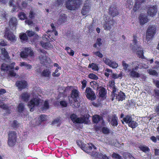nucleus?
I'll return each instance as SVG.
<instances>
[{"mask_svg": "<svg viewBox=\"0 0 159 159\" xmlns=\"http://www.w3.org/2000/svg\"><path fill=\"white\" fill-rule=\"evenodd\" d=\"M89 115H84L83 117H77V116L72 114L70 115V119L74 123L88 124L89 118Z\"/></svg>", "mask_w": 159, "mask_h": 159, "instance_id": "f257e3e1", "label": "nucleus"}, {"mask_svg": "<svg viewBox=\"0 0 159 159\" xmlns=\"http://www.w3.org/2000/svg\"><path fill=\"white\" fill-rule=\"evenodd\" d=\"M81 2V0H68L66 2V6L68 10L78 9Z\"/></svg>", "mask_w": 159, "mask_h": 159, "instance_id": "f03ea898", "label": "nucleus"}, {"mask_svg": "<svg viewBox=\"0 0 159 159\" xmlns=\"http://www.w3.org/2000/svg\"><path fill=\"white\" fill-rule=\"evenodd\" d=\"M8 135V144L10 147L13 146L16 144L17 141L16 133L14 131H10Z\"/></svg>", "mask_w": 159, "mask_h": 159, "instance_id": "7ed1b4c3", "label": "nucleus"}, {"mask_svg": "<svg viewBox=\"0 0 159 159\" xmlns=\"http://www.w3.org/2000/svg\"><path fill=\"white\" fill-rule=\"evenodd\" d=\"M156 28L154 25H150L146 33V39L149 41L153 37L156 33Z\"/></svg>", "mask_w": 159, "mask_h": 159, "instance_id": "20e7f679", "label": "nucleus"}, {"mask_svg": "<svg viewBox=\"0 0 159 159\" xmlns=\"http://www.w3.org/2000/svg\"><path fill=\"white\" fill-rule=\"evenodd\" d=\"M116 24L115 20L112 18H109L108 16L106 17L105 23L103 25L104 29L106 30H110L114 27V25Z\"/></svg>", "mask_w": 159, "mask_h": 159, "instance_id": "39448f33", "label": "nucleus"}, {"mask_svg": "<svg viewBox=\"0 0 159 159\" xmlns=\"http://www.w3.org/2000/svg\"><path fill=\"white\" fill-rule=\"evenodd\" d=\"M40 99L39 98H34L31 99L28 104L30 111H33L34 109L35 106H38L40 103Z\"/></svg>", "mask_w": 159, "mask_h": 159, "instance_id": "423d86ee", "label": "nucleus"}, {"mask_svg": "<svg viewBox=\"0 0 159 159\" xmlns=\"http://www.w3.org/2000/svg\"><path fill=\"white\" fill-rule=\"evenodd\" d=\"M34 52L30 48H25L24 50L21 51L20 53V56L22 58H26L28 56L31 57L34 56Z\"/></svg>", "mask_w": 159, "mask_h": 159, "instance_id": "0eeeda50", "label": "nucleus"}, {"mask_svg": "<svg viewBox=\"0 0 159 159\" xmlns=\"http://www.w3.org/2000/svg\"><path fill=\"white\" fill-rule=\"evenodd\" d=\"M139 22L140 25H143L148 22L150 19L147 13H141L139 16Z\"/></svg>", "mask_w": 159, "mask_h": 159, "instance_id": "6e6552de", "label": "nucleus"}, {"mask_svg": "<svg viewBox=\"0 0 159 159\" xmlns=\"http://www.w3.org/2000/svg\"><path fill=\"white\" fill-rule=\"evenodd\" d=\"M87 98L91 100L95 99L96 97L94 92L89 87H87L85 92Z\"/></svg>", "mask_w": 159, "mask_h": 159, "instance_id": "1a4fd4ad", "label": "nucleus"}, {"mask_svg": "<svg viewBox=\"0 0 159 159\" xmlns=\"http://www.w3.org/2000/svg\"><path fill=\"white\" fill-rule=\"evenodd\" d=\"M15 85L18 88V90L20 91L28 87L27 82L25 80L17 81L15 83Z\"/></svg>", "mask_w": 159, "mask_h": 159, "instance_id": "9d476101", "label": "nucleus"}, {"mask_svg": "<svg viewBox=\"0 0 159 159\" xmlns=\"http://www.w3.org/2000/svg\"><path fill=\"white\" fill-rule=\"evenodd\" d=\"M5 36L7 37L9 40L12 42H15L16 40L15 36L14 35L12 32L7 29L5 31Z\"/></svg>", "mask_w": 159, "mask_h": 159, "instance_id": "9b49d317", "label": "nucleus"}, {"mask_svg": "<svg viewBox=\"0 0 159 159\" xmlns=\"http://www.w3.org/2000/svg\"><path fill=\"white\" fill-rule=\"evenodd\" d=\"M133 64L135 66L134 69L133 68L132 71L131 72V75L133 77H139L140 76V75L137 72L134 71V70H136L138 68L139 66V64H138V62L137 61L134 62L133 63Z\"/></svg>", "mask_w": 159, "mask_h": 159, "instance_id": "f8f14e48", "label": "nucleus"}, {"mask_svg": "<svg viewBox=\"0 0 159 159\" xmlns=\"http://www.w3.org/2000/svg\"><path fill=\"white\" fill-rule=\"evenodd\" d=\"M109 86L110 88L112 89V91L111 93L112 100H114L115 96V92L116 91V88L115 86V83L114 81H110L109 82Z\"/></svg>", "mask_w": 159, "mask_h": 159, "instance_id": "ddd939ff", "label": "nucleus"}, {"mask_svg": "<svg viewBox=\"0 0 159 159\" xmlns=\"http://www.w3.org/2000/svg\"><path fill=\"white\" fill-rule=\"evenodd\" d=\"M139 40V38L137 37L136 35H134L133 36V41L134 46H133L132 47V50H135L137 48H140Z\"/></svg>", "mask_w": 159, "mask_h": 159, "instance_id": "4468645a", "label": "nucleus"}, {"mask_svg": "<svg viewBox=\"0 0 159 159\" xmlns=\"http://www.w3.org/2000/svg\"><path fill=\"white\" fill-rule=\"evenodd\" d=\"M67 16L65 14L61 13L60 15L57 20L58 25H61L67 21Z\"/></svg>", "mask_w": 159, "mask_h": 159, "instance_id": "2eb2a0df", "label": "nucleus"}, {"mask_svg": "<svg viewBox=\"0 0 159 159\" xmlns=\"http://www.w3.org/2000/svg\"><path fill=\"white\" fill-rule=\"evenodd\" d=\"M28 37H31L34 36V38L33 39V41L35 42L36 40L38 39L39 38V36L35 32L32 31L30 30H27L26 32Z\"/></svg>", "mask_w": 159, "mask_h": 159, "instance_id": "dca6fc26", "label": "nucleus"}, {"mask_svg": "<svg viewBox=\"0 0 159 159\" xmlns=\"http://www.w3.org/2000/svg\"><path fill=\"white\" fill-rule=\"evenodd\" d=\"M111 119L110 123L111 125L114 126H117L118 125V118L116 115L114 114L110 118Z\"/></svg>", "mask_w": 159, "mask_h": 159, "instance_id": "f3484780", "label": "nucleus"}, {"mask_svg": "<svg viewBox=\"0 0 159 159\" xmlns=\"http://www.w3.org/2000/svg\"><path fill=\"white\" fill-rule=\"evenodd\" d=\"M41 46L44 48L47 49H50L53 48V46L51 43L48 42H45L43 41H42L40 42Z\"/></svg>", "mask_w": 159, "mask_h": 159, "instance_id": "a211bd4d", "label": "nucleus"}, {"mask_svg": "<svg viewBox=\"0 0 159 159\" xmlns=\"http://www.w3.org/2000/svg\"><path fill=\"white\" fill-rule=\"evenodd\" d=\"M10 7H12V10H15L16 9H21L20 5L18 2H15L14 0H10L9 2Z\"/></svg>", "mask_w": 159, "mask_h": 159, "instance_id": "6ab92c4d", "label": "nucleus"}, {"mask_svg": "<svg viewBox=\"0 0 159 159\" xmlns=\"http://www.w3.org/2000/svg\"><path fill=\"white\" fill-rule=\"evenodd\" d=\"M79 91L76 89H74L72 90L71 96L75 101L79 98Z\"/></svg>", "mask_w": 159, "mask_h": 159, "instance_id": "aec40b11", "label": "nucleus"}, {"mask_svg": "<svg viewBox=\"0 0 159 159\" xmlns=\"http://www.w3.org/2000/svg\"><path fill=\"white\" fill-rule=\"evenodd\" d=\"M116 98V99L118 101H121L124 99L125 98V93L122 92L120 91L118 93V94L115 93V98Z\"/></svg>", "mask_w": 159, "mask_h": 159, "instance_id": "412c9836", "label": "nucleus"}, {"mask_svg": "<svg viewBox=\"0 0 159 159\" xmlns=\"http://www.w3.org/2000/svg\"><path fill=\"white\" fill-rule=\"evenodd\" d=\"M30 97V95L27 92L23 93L20 96L22 100L25 102H27Z\"/></svg>", "mask_w": 159, "mask_h": 159, "instance_id": "4be33fe9", "label": "nucleus"}, {"mask_svg": "<svg viewBox=\"0 0 159 159\" xmlns=\"http://www.w3.org/2000/svg\"><path fill=\"white\" fill-rule=\"evenodd\" d=\"M133 50V51H137V56L142 59L144 58V56L143 55V48L140 47V48H137L135 50Z\"/></svg>", "mask_w": 159, "mask_h": 159, "instance_id": "5701e85b", "label": "nucleus"}, {"mask_svg": "<svg viewBox=\"0 0 159 159\" xmlns=\"http://www.w3.org/2000/svg\"><path fill=\"white\" fill-rule=\"evenodd\" d=\"M107 93L105 89L102 87L99 90L98 95L100 97L103 98L107 94Z\"/></svg>", "mask_w": 159, "mask_h": 159, "instance_id": "b1692460", "label": "nucleus"}, {"mask_svg": "<svg viewBox=\"0 0 159 159\" xmlns=\"http://www.w3.org/2000/svg\"><path fill=\"white\" fill-rule=\"evenodd\" d=\"M19 37L21 41H26L28 40V36L26 33H20Z\"/></svg>", "mask_w": 159, "mask_h": 159, "instance_id": "393cba45", "label": "nucleus"}, {"mask_svg": "<svg viewBox=\"0 0 159 159\" xmlns=\"http://www.w3.org/2000/svg\"><path fill=\"white\" fill-rule=\"evenodd\" d=\"M101 117L98 115H95L93 116V121L94 123H98L101 120Z\"/></svg>", "mask_w": 159, "mask_h": 159, "instance_id": "a878e982", "label": "nucleus"}, {"mask_svg": "<svg viewBox=\"0 0 159 159\" xmlns=\"http://www.w3.org/2000/svg\"><path fill=\"white\" fill-rule=\"evenodd\" d=\"M17 22V20L16 18L12 17L11 18L9 23L10 25L14 26L16 25Z\"/></svg>", "mask_w": 159, "mask_h": 159, "instance_id": "bb28decb", "label": "nucleus"}, {"mask_svg": "<svg viewBox=\"0 0 159 159\" xmlns=\"http://www.w3.org/2000/svg\"><path fill=\"white\" fill-rule=\"evenodd\" d=\"M51 72L49 69H46L43 70L42 75L45 77H49L50 75Z\"/></svg>", "mask_w": 159, "mask_h": 159, "instance_id": "cd10ccee", "label": "nucleus"}, {"mask_svg": "<svg viewBox=\"0 0 159 159\" xmlns=\"http://www.w3.org/2000/svg\"><path fill=\"white\" fill-rule=\"evenodd\" d=\"M145 1V0H137L136 1L135 5V8L136 9V10H137L138 9H139L140 6L142 3L144 2Z\"/></svg>", "mask_w": 159, "mask_h": 159, "instance_id": "c85d7f7f", "label": "nucleus"}, {"mask_svg": "<svg viewBox=\"0 0 159 159\" xmlns=\"http://www.w3.org/2000/svg\"><path fill=\"white\" fill-rule=\"evenodd\" d=\"M49 105L48 100H45L43 106L42 107V111L46 110L49 108Z\"/></svg>", "mask_w": 159, "mask_h": 159, "instance_id": "c756f323", "label": "nucleus"}, {"mask_svg": "<svg viewBox=\"0 0 159 159\" xmlns=\"http://www.w3.org/2000/svg\"><path fill=\"white\" fill-rule=\"evenodd\" d=\"M89 145V146H86V145L85 144V145L84 147H82L83 148V150L87 152L88 153H89V152H88V151L91 150L92 149V145Z\"/></svg>", "mask_w": 159, "mask_h": 159, "instance_id": "7c9ffc66", "label": "nucleus"}, {"mask_svg": "<svg viewBox=\"0 0 159 159\" xmlns=\"http://www.w3.org/2000/svg\"><path fill=\"white\" fill-rule=\"evenodd\" d=\"M67 52V53L70 56H73L74 54V51L70 48L66 47L65 49Z\"/></svg>", "mask_w": 159, "mask_h": 159, "instance_id": "2f4dec72", "label": "nucleus"}, {"mask_svg": "<svg viewBox=\"0 0 159 159\" xmlns=\"http://www.w3.org/2000/svg\"><path fill=\"white\" fill-rule=\"evenodd\" d=\"M90 85L94 89H98V83L97 82L95 81H93L90 82Z\"/></svg>", "mask_w": 159, "mask_h": 159, "instance_id": "473e14b6", "label": "nucleus"}, {"mask_svg": "<svg viewBox=\"0 0 159 159\" xmlns=\"http://www.w3.org/2000/svg\"><path fill=\"white\" fill-rule=\"evenodd\" d=\"M111 76L114 79H116L118 78L121 79L122 78V75L121 73H120L119 74L112 73L111 74Z\"/></svg>", "mask_w": 159, "mask_h": 159, "instance_id": "72a5a7b5", "label": "nucleus"}, {"mask_svg": "<svg viewBox=\"0 0 159 159\" xmlns=\"http://www.w3.org/2000/svg\"><path fill=\"white\" fill-rule=\"evenodd\" d=\"M18 16L20 19L21 20H24L26 19L27 18L26 15L23 12H20L18 15Z\"/></svg>", "mask_w": 159, "mask_h": 159, "instance_id": "f704fd0d", "label": "nucleus"}, {"mask_svg": "<svg viewBox=\"0 0 159 159\" xmlns=\"http://www.w3.org/2000/svg\"><path fill=\"white\" fill-rule=\"evenodd\" d=\"M138 125V123L134 120H131L130 117V127L134 129Z\"/></svg>", "mask_w": 159, "mask_h": 159, "instance_id": "c9c22d12", "label": "nucleus"}, {"mask_svg": "<svg viewBox=\"0 0 159 159\" xmlns=\"http://www.w3.org/2000/svg\"><path fill=\"white\" fill-rule=\"evenodd\" d=\"M89 67L91 68L93 70H94L98 71V66L93 63L90 64L89 65Z\"/></svg>", "mask_w": 159, "mask_h": 159, "instance_id": "e433bc0d", "label": "nucleus"}, {"mask_svg": "<svg viewBox=\"0 0 159 159\" xmlns=\"http://www.w3.org/2000/svg\"><path fill=\"white\" fill-rule=\"evenodd\" d=\"M156 11H148L147 13V15H148L151 17L154 16L157 14Z\"/></svg>", "mask_w": 159, "mask_h": 159, "instance_id": "4c0bfd02", "label": "nucleus"}, {"mask_svg": "<svg viewBox=\"0 0 159 159\" xmlns=\"http://www.w3.org/2000/svg\"><path fill=\"white\" fill-rule=\"evenodd\" d=\"M109 15L112 17H115L118 14V11H109Z\"/></svg>", "mask_w": 159, "mask_h": 159, "instance_id": "58836bf2", "label": "nucleus"}, {"mask_svg": "<svg viewBox=\"0 0 159 159\" xmlns=\"http://www.w3.org/2000/svg\"><path fill=\"white\" fill-rule=\"evenodd\" d=\"M88 77L89 78L95 80H97L98 79V76L93 73L89 74L88 75Z\"/></svg>", "mask_w": 159, "mask_h": 159, "instance_id": "ea45409f", "label": "nucleus"}, {"mask_svg": "<svg viewBox=\"0 0 159 159\" xmlns=\"http://www.w3.org/2000/svg\"><path fill=\"white\" fill-rule=\"evenodd\" d=\"M18 111L19 112H22L24 109V106L23 103H19L18 107Z\"/></svg>", "mask_w": 159, "mask_h": 159, "instance_id": "a19ab883", "label": "nucleus"}, {"mask_svg": "<svg viewBox=\"0 0 159 159\" xmlns=\"http://www.w3.org/2000/svg\"><path fill=\"white\" fill-rule=\"evenodd\" d=\"M1 70L8 71L9 70L8 65L5 63H3L1 66Z\"/></svg>", "mask_w": 159, "mask_h": 159, "instance_id": "79ce46f5", "label": "nucleus"}, {"mask_svg": "<svg viewBox=\"0 0 159 159\" xmlns=\"http://www.w3.org/2000/svg\"><path fill=\"white\" fill-rule=\"evenodd\" d=\"M51 27L52 29V31L51 32L52 33H54L55 36L58 35V32L56 30V27L54 25V24L53 23H51Z\"/></svg>", "mask_w": 159, "mask_h": 159, "instance_id": "37998d69", "label": "nucleus"}, {"mask_svg": "<svg viewBox=\"0 0 159 159\" xmlns=\"http://www.w3.org/2000/svg\"><path fill=\"white\" fill-rule=\"evenodd\" d=\"M64 0H56L54 3V5L56 7H58L60 5H62Z\"/></svg>", "mask_w": 159, "mask_h": 159, "instance_id": "c03bdc74", "label": "nucleus"}, {"mask_svg": "<svg viewBox=\"0 0 159 159\" xmlns=\"http://www.w3.org/2000/svg\"><path fill=\"white\" fill-rule=\"evenodd\" d=\"M54 39L52 38V37H51L50 35H49V36L48 35L46 34L44 35V36L43 37V40L47 42L49 41V39Z\"/></svg>", "mask_w": 159, "mask_h": 159, "instance_id": "a18cd8bd", "label": "nucleus"}, {"mask_svg": "<svg viewBox=\"0 0 159 159\" xmlns=\"http://www.w3.org/2000/svg\"><path fill=\"white\" fill-rule=\"evenodd\" d=\"M109 66L113 68H116L118 67V64L116 62L111 61Z\"/></svg>", "mask_w": 159, "mask_h": 159, "instance_id": "49530a36", "label": "nucleus"}, {"mask_svg": "<svg viewBox=\"0 0 159 159\" xmlns=\"http://www.w3.org/2000/svg\"><path fill=\"white\" fill-rule=\"evenodd\" d=\"M39 121L43 122L47 119V116L45 115H41L38 118Z\"/></svg>", "mask_w": 159, "mask_h": 159, "instance_id": "de8ad7c7", "label": "nucleus"}, {"mask_svg": "<svg viewBox=\"0 0 159 159\" xmlns=\"http://www.w3.org/2000/svg\"><path fill=\"white\" fill-rule=\"evenodd\" d=\"M112 157L116 159H122V157L119 154L114 152L112 154Z\"/></svg>", "mask_w": 159, "mask_h": 159, "instance_id": "09e8293b", "label": "nucleus"}, {"mask_svg": "<svg viewBox=\"0 0 159 159\" xmlns=\"http://www.w3.org/2000/svg\"><path fill=\"white\" fill-rule=\"evenodd\" d=\"M87 81L86 80L84 79L83 80L81 81V89L82 90H84V88L86 87L87 86Z\"/></svg>", "mask_w": 159, "mask_h": 159, "instance_id": "8fccbe9b", "label": "nucleus"}, {"mask_svg": "<svg viewBox=\"0 0 159 159\" xmlns=\"http://www.w3.org/2000/svg\"><path fill=\"white\" fill-rule=\"evenodd\" d=\"M58 69L57 68L56 69L54 72H53L52 74V75L54 77H58L61 75L60 73H58L57 74H56L57 73L58 71Z\"/></svg>", "mask_w": 159, "mask_h": 159, "instance_id": "3c124183", "label": "nucleus"}, {"mask_svg": "<svg viewBox=\"0 0 159 159\" xmlns=\"http://www.w3.org/2000/svg\"><path fill=\"white\" fill-rule=\"evenodd\" d=\"M146 9L148 10H155L157 9L156 5H148L147 6Z\"/></svg>", "mask_w": 159, "mask_h": 159, "instance_id": "603ef678", "label": "nucleus"}, {"mask_svg": "<svg viewBox=\"0 0 159 159\" xmlns=\"http://www.w3.org/2000/svg\"><path fill=\"white\" fill-rule=\"evenodd\" d=\"M35 15L36 13L34 12L33 11H30L29 15V17L31 19H34Z\"/></svg>", "mask_w": 159, "mask_h": 159, "instance_id": "864d4df0", "label": "nucleus"}, {"mask_svg": "<svg viewBox=\"0 0 159 159\" xmlns=\"http://www.w3.org/2000/svg\"><path fill=\"white\" fill-rule=\"evenodd\" d=\"M102 133L104 134H108L110 133V130L106 127H103L102 129Z\"/></svg>", "mask_w": 159, "mask_h": 159, "instance_id": "5fc2aeb1", "label": "nucleus"}, {"mask_svg": "<svg viewBox=\"0 0 159 159\" xmlns=\"http://www.w3.org/2000/svg\"><path fill=\"white\" fill-rule=\"evenodd\" d=\"M147 71L151 75H157L158 74L156 71L152 69H149Z\"/></svg>", "mask_w": 159, "mask_h": 159, "instance_id": "6e6d98bb", "label": "nucleus"}, {"mask_svg": "<svg viewBox=\"0 0 159 159\" xmlns=\"http://www.w3.org/2000/svg\"><path fill=\"white\" fill-rule=\"evenodd\" d=\"M103 60L105 64L108 66L110 64L112 61L106 57L103 58Z\"/></svg>", "mask_w": 159, "mask_h": 159, "instance_id": "4d7b16f0", "label": "nucleus"}, {"mask_svg": "<svg viewBox=\"0 0 159 159\" xmlns=\"http://www.w3.org/2000/svg\"><path fill=\"white\" fill-rule=\"evenodd\" d=\"M78 145L83 150V148L85 144L83 143L80 140H77L76 142Z\"/></svg>", "mask_w": 159, "mask_h": 159, "instance_id": "13d9d810", "label": "nucleus"}, {"mask_svg": "<svg viewBox=\"0 0 159 159\" xmlns=\"http://www.w3.org/2000/svg\"><path fill=\"white\" fill-rule=\"evenodd\" d=\"M112 71L111 70L107 68L105 70V75L106 76L108 77L110 75L109 73H112Z\"/></svg>", "mask_w": 159, "mask_h": 159, "instance_id": "bf43d9fd", "label": "nucleus"}, {"mask_svg": "<svg viewBox=\"0 0 159 159\" xmlns=\"http://www.w3.org/2000/svg\"><path fill=\"white\" fill-rule=\"evenodd\" d=\"M0 107L4 110L8 109V106L7 105L3 103L2 102H0Z\"/></svg>", "mask_w": 159, "mask_h": 159, "instance_id": "052dcab7", "label": "nucleus"}, {"mask_svg": "<svg viewBox=\"0 0 159 159\" xmlns=\"http://www.w3.org/2000/svg\"><path fill=\"white\" fill-rule=\"evenodd\" d=\"M140 148L143 151L146 153H147L149 150V148L147 147L141 146L140 147Z\"/></svg>", "mask_w": 159, "mask_h": 159, "instance_id": "680f3d73", "label": "nucleus"}, {"mask_svg": "<svg viewBox=\"0 0 159 159\" xmlns=\"http://www.w3.org/2000/svg\"><path fill=\"white\" fill-rule=\"evenodd\" d=\"M93 53L94 55H95L96 56L98 57L99 58H102L103 57V55L99 51L94 52Z\"/></svg>", "mask_w": 159, "mask_h": 159, "instance_id": "e2e57ef3", "label": "nucleus"}, {"mask_svg": "<svg viewBox=\"0 0 159 159\" xmlns=\"http://www.w3.org/2000/svg\"><path fill=\"white\" fill-rule=\"evenodd\" d=\"M117 7L116 3L114 2L112 3V4L111 5L108 10H110L111 9L114 10L113 9H116L117 8Z\"/></svg>", "mask_w": 159, "mask_h": 159, "instance_id": "0e129e2a", "label": "nucleus"}, {"mask_svg": "<svg viewBox=\"0 0 159 159\" xmlns=\"http://www.w3.org/2000/svg\"><path fill=\"white\" fill-rule=\"evenodd\" d=\"M16 75V73L14 72L13 70H9V71L8 75L11 77H15Z\"/></svg>", "mask_w": 159, "mask_h": 159, "instance_id": "69168bd1", "label": "nucleus"}, {"mask_svg": "<svg viewBox=\"0 0 159 159\" xmlns=\"http://www.w3.org/2000/svg\"><path fill=\"white\" fill-rule=\"evenodd\" d=\"M18 124L16 120H15L13 121L11 124V126L14 128H16L18 126Z\"/></svg>", "mask_w": 159, "mask_h": 159, "instance_id": "338daca9", "label": "nucleus"}, {"mask_svg": "<svg viewBox=\"0 0 159 159\" xmlns=\"http://www.w3.org/2000/svg\"><path fill=\"white\" fill-rule=\"evenodd\" d=\"M60 104L62 107H66L67 106V103L66 101H60Z\"/></svg>", "mask_w": 159, "mask_h": 159, "instance_id": "774afa93", "label": "nucleus"}]
</instances>
